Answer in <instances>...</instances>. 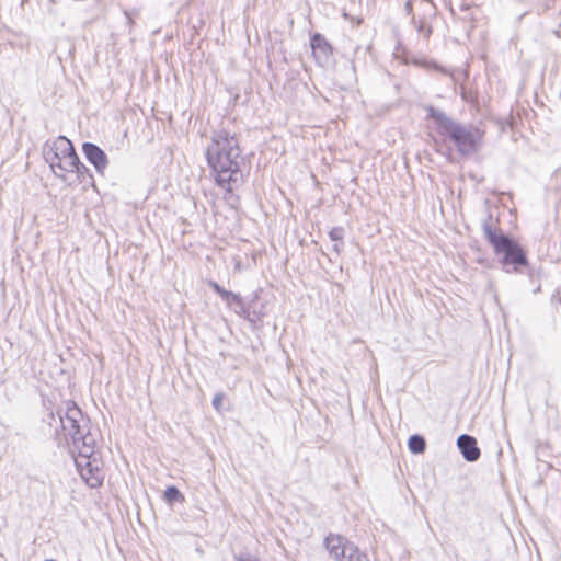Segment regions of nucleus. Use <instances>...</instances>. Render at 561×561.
Returning <instances> with one entry per match:
<instances>
[{"mask_svg":"<svg viewBox=\"0 0 561 561\" xmlns=\"http://www.w3.org/2000/svg\"><path fill=\"white\" fill-rule=\"evenodd\" d=\"M209 286L213 288V290L217 294L221 289V286L216 282H209Z\"/></svg>","mask_w":561,"mask_h":561,"instance_id":"22","label":"nucleus"},{"mask_svg":"<svg viewBox=\"0 0 561 561\" xmlns=\"http://www.w3.org/2000/svg\"><path fill=\"white\" fill-rule=\"evenodd\" d=\"M426 112L427 118L436 123L437 133L450 139L460 156L469 157L481 149L484 133L480 128L461 124L432 105L426 107Z\"/></svg>","mask_w":561,"mask_h":561,"instance_id":"2","label":"nucleus"},{"mask_svg":"<svg viewBox=\"0 0 561 561\" xmlns=\"http://www.w3.org/2000/svg\"><path fill=\"white\" fill-rule=\"evenodd\" d=\"M238 561H257L255 559H245V560H238Z\"/></svg>","mask_w":561,"mask_h":561,"instance_id":"27","label":"nucleus"},{"mask_svg":"<svg viewBox=\"0 0 561 561\" xmlns=\"http://www.w3.org/2000/svg\"><path fill=\"white\" fill-rule=\"evenodd\" d=\"M79 450L76 466L82 479L90 488H99L103 483L104 473L100 460L94 455L93 445L84 446Z\"/></svg>","mask_w":561,"mask_h":561,"instance_id":"6","label":"nucleus"},{"mask_svg":"<svg viewBox=\"0 0 561 561\" xmlns=\"http://www.w3.org/2000/svg\"><path fill=\"white\" fill-rule=\"evenodd\" d=\"M66 172H76L80 181H85V178H92L90 170L79 160V163H73Z\"/></svg>","mask_w":561,"mask_h":561,"instance_id":"14","label":"nucleus"},{"mask_svg":"<svg viewBox=\"0 0 561 561\" xmlns=\"http://www.w3.org/2000/svg\"><path fill=\"white\" fill-rule=\"evenodd\" d=\"M82 152L85 159L94 167L95 171L104 174L108 165V159L103 149L93 142H83Z\"/></svg>","mask_w":561,"mask_h":561,"instance_id":"10","label":"nucleus"},{"mask_svg":"<svg viewBox=\"0 0 561 561\" xmlns=\"http://www.w3.org/2000/svg\"><path fill=\"white\" fill-rule=\"evenodd\" d=\"M205 156L217 186L232 193L243 184L241 164L244 159L234 133L225 128L214 130Z\"/></svg>","mask_w":561,"mask_h":561,"instance_id":"1","label":"nucleus"},{"mask_svg":"<svg viewBox=\"0 0 561 561\" xmlns=\"http://www.w3.org/2000/svg\"><path fill=\"white\" fill-rule=\"evenodd\" d=\"M324 546L334 561H350L352 553L356 551V546L340 535H328Z\"/></svg>","mask_w":561,"mask_h":561,"instance_id":"8","label":"nucleus"},{"mask_svg":"<svg viewBox=\"0 0 561 561\" xmlns=\"http://www.w3.org/2000/svg\"><path fill=\"white\" fill-rule=\"evenodd\" d=\"M222 401H224V394L222 393H216L214 399H213V407L217 411H219L220 408H221Z\"/></svg>","mask_w":561,"mask_h":561,"instance_id":"19","label":"nucleus"},{"mask_svg":"<svg viewBox=\"0 0 561 561\" xmlns=\"http://www.w3.org/2000/svg\"><path fill=\"white\" fill-rule=\"evenodd\" d=\"M412 10H413V4H412V1L411 0H408L405 3H404V11L408 15H410L412 13Z\"/></svg>","mask_w":561,"mask_h":561,"instance_id":"20","label":"nucleus"},{"mask_svg":"<svg viewBox=\"0 0 561 561\" xmlns=\"http://www.w3.org/2000/svg\"><path fill=\"white\" fill-rule=\"evenodd\" d=\"M53 421H56V415H55V413L50 412L48 414V423H49V425H51Z\"/></svg>","mask_w":561,"mask_h":561,"instance_id":"23","label":"nucleus"},{"mask_svg":"<svg viewBox=\"0 0 561 561\" xmlns=\"http://www.w3.org/2000/svg\"><path fill=\"white\" fill-rule=\"evenodd\" d=\"M457 446L465 460L474 462L480 458L481 451L477 439L468 434H461L457 438Z\"/></svg>","mask_w":561,"mask_h":561,"instance_id":"11","label":"nucleus"},{"mask_svg":"<svg viewBox=\"0 0 561 561\" xmlns=\"http://www.w3.org/2000/svg\"><path fill=\"white\" fill-rule=\"evenodd\" d=\"M164 499L167 502L172 503L182 500L183 495L176 486L170 485L164 491Z\"/></svg>","mask_w":561,"mask_h":561,"instance_id":"15","label":"nucleus"},{"mask_svg":"<svg viewBox=\"0 0 561 561\" xmlns=\"http://www.w3.org/2000/svg\"><path fill=\"white\" fill-rule=\"evenodd\" d=\"M45 561H56V560H54V559H47V560H45Z\"/></svg>","mask_w":561,"mask_h":561,"instance_id":"28","label":"nucleus"},{"mask_svg":"<svg viewBox=\"0 0 561 561\" xmlns=\"http://www.w3.org/2000/svg\"><path fill=\"white\" fill-rule=\"evenodd\" d=\"M329 238L333 242H341L343 240V238H344V228L343 227H333L329 231Z\"/></svg>","mask_w":561,"mask_h":561,"instance_id":"16","label":"nucleus"},{"mask_svg":"<svg viewBox=\"0 0 561 561\" xmlns=\"http://www.w3.org/2000/svg\"><path fill=\"white\" fill-rule=\"evenodd\" d=\"M408 447L412 454H422L426 448V442L423 436L414 434L410 436Z\"/></svg>","mask_w":561,"mask_h":561,"instance_id":"12","label":"nucleus"},{"mask_svg":"<svg viewBox=\"0 0 561 561\" xmlns=\"http://www.w3.org/2000/svg\"><path fill=\"white\" fill-rule=\"evenodd\" d=\"M57 417L65 437L69 436L73 446L80 449L88 445H94V438L89 434L83 413L73 401H68L66 410H58Z\"/></svg>","mask_w":561,"mask_h":561,"instance_id":"4","label":"nucleus"},{"mask_svg":"<svg viewBox=\"0 0 561 561\" xmlns=\"http://www.w3.org/2000/svg\"><path fill=\"white\" fill-rule=\"evenodd\" d=\"M125 15L127 18L128 24H133V19H131V16L129 15V13L127 11H125Z\"/></svg>","mask_w":561,"mask_h":561,"instance_id":"26","label":"nucleus"},{"mask_svg":"<svg viewBox=\"0 0 561 561\" xmlns=\"http://www.w3.org/2000/svg\"><path fill=\"white\" fill-rule=\"evenodd\" d=\"M350 561H369L368 556L362 552L357 547L356 551L352 553Z\"/></svg>","mask_w":561,"mask_h":561,"instance_id":"18","label":"nucleus"},{"mask_svg":"<svg viewBox=\"0 0 561 561\" xmlns=\"http://www.w3.org/2000/svg\"><path fill=\"white\" fill-rule=\"evenodd\" d=\"M227 289H225L224 287H221V289L219 291H217V294L221 297V299L224 298V296H226L227 294Z\"/></svg>","mask_w":561,"mask_h":561,"instance_id":"25","label":"nucleus"},{"mask_svg":"<svg viewBox=\"0 0 561 561\" xmlns=\"http://www.w3.org/2000/svg\"><path fill=\"white\" fill-rule=\"evenodd\" d=\"M310 47L316 62L320 67H325L333 55V47L328 39L320 33H314L310 38Z\"/></svg>","mask_w":561,"mask_h":561,"instance_id":"9","label":"nucleus"},{"mask_svg":"<svg viewBox=\"0 0 561 561\" xmlns=\"http://www.w3.org/2000/svg\"><path fill=\"white\" fill-rule=\"evenodd\" d=\"M482 228L484 237L492 244L494 252L503 254V265H513V270L519 272L522 266L528 264L525 251L513 238L501 230L493 229L488 220L483 222Z\"/></svg>","mask_w":561,"mask_h":561,"instance_id":"3","label":"nucleus"},{"mask_svg":"<svg viewBox=\"0 0 561 561\" xmlns=\"http://www.w3.org/2000/svg\"><path fill=\"white\" fill-rule=\"evenodd\" d=\"M227 289H225L224 287H221V289L219 291H217V294L221 297V299L224 298V296H226L227 294Z\"/></svg>","mask_w":561,"mask_h":561,"instance_id":"24","label":"nucleus"},{"mask_svg":"<svg viewBox=\"0 0 561 561\" xmlns=\"http://www.w3.org/2000/svg\"><path fill=\"white\" fill-rule=\"evenodd\" d=\"M416 28H417V33L423 35L424 38H426V39L430 38V36L432 34V26L431 25L426 24L423 21H420L417 26H416Z\"/></svg>","mask_w":561,"mask_h":561,"instance_id":"17","label":"nucleus"},{"mask_svg":"<svg viewBox=\"0 0 561 561\" xmlns=\"http://www.w3.org/2000/svg\"><path fill=\"white\" fill-rule=\"evenodd\" d=\"M43 157L55 175L61 179H65L66 170L73 163H79L72 142L65 136H59L51 142L47 141L43 147Z\"/></svg>","mask_w":561,"mask_h":561,"instance_id":"5","label":"nucleus"},{"mask_svg":"<svg viewBox=\"0 0 561 561\" xmlns=\"http://www.w3.org/2000/svg\"><path fill=\"white\" fill-rule=\"evenodd\" d=\"M222 300L230 307L240 310V307L243 302V298L233 291L228 290L226 296H224Z\"/></svg>","mask_w":561,"mask_h":561,"instance_id":"13","label":"nucleus"},{"mask_svg":"<svg viewBox=\"0 0 561 561\" xmlns=\"http://www.w3.org/2000/svg\"><path fill=\"white\" fill-rule=\"evenodd\" d=\"M234 312L244 318L249 322L256 324L267 316L268 310L266 304L260 302V291H254L247 301L243 300L240 310Z\"/></svg>","mask_w":561,"mask_h":561,"instance_id":"7","label":"nucleus"},{"mask_svg":"<svg viewBox=\"0 0 561 561\" xmlns=\"http://www.w3.org/2000/svg\"><path fill=\"white\" fill-rule=\"evenodd\" d=\"M342 249H343V240L341 242H335L334 245H333V250L340 254L342 252Z\"/></svg>","mask_w":561,"mask_h":561,"instance_id":"21","label":"nucleus"}]
</instances>
